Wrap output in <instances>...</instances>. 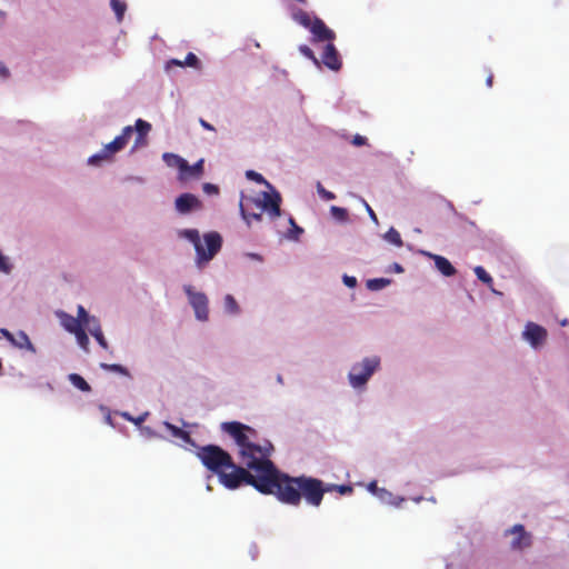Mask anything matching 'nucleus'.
<instances>
[{"instance_id":"obj_1","label":"nucleus","mask_w":569,"mask_h":569,"mask_svg":"<svg viewBox=\"0 0 569 569\" xmlns=\"http://www.w3.org/2000/svg\"><path fill=\"white\" fill-rule=\"evenodd\" d=\"M221 430L228 433L238 446L241 465L234 463L231 455L217 445L198 447L197 458L221 485L234 490L243 485L253 487L260 493L269 495L274 463L270 460L272 445L266 441L256 443L257 431L238 421L221 423Z\"/></svg>"},{"instance_id":"obj_2","label":"nucleus","mask_w":569,"mask_h":569,"mask_svg":"<svg viewBox=\"0 0 569 569\" xmlns=\"http://www.w3.org/2000/svg\"><path fill=\"white\" fill-rule=\"evenodd\" d=\"M336 486L325 485L320 479L308 476L291 477L274 466L269 495L290 506H299L305 498L307 503L319 507L325 493L335 491Z\"/></svg>"},{"instance_id":"obj_3","label":"nucleus","mask_w":569,"mask_h":569,"mask_svg":"<svg viewBox=\"0 0 569 569\" xmlns=\"http://www.w3.org/2000/svg\"><path fill=\"white\" fill-rule=\"evenodd\" d=\"M281 196L277 190L272 192H262L261 198H241L240 212L248 226L251 221H261L262 213L266 211L271 219H276L281 214Z\"/></svg>"},{"instance_id":"obj_4","label":"nucleus","mask_w":569,"mask_h":569,"mask_svg":"<svg viewBox=\"0 0 569 569\" xmlns=\"http://www.w3.org/2000/svg\"><path fill=\"white\" fill-rule=\"evenodd\" d=\"M179 234L193 243L198 266L209 262L221 249L222 238L218 232L213 231L203 236L207 249L203 248L197 229H184L181 230Z\"/></svg>"},{"instance_id":"obj_5","label":"nucleus","mask_w":569,"mask_h":569,"mask_svg":"<svg viewBox=\"0 0 569 569\" xmlns=\"http://www.w3.org/2000/svg\"><path fill=\"white\" fill-rule=\"evenodd\" d=\"M132 133H133V128L131 126L124 127L121 134L116 137L108 144H106L99 153L91 156L88 159V162L90 164H98L100 161L109 159L112 154L121 151L127 146Z\"/></svg>"},{"instance_id":"obj_6","label":"nucleus","mask_w":569,"mask_h":569,"mask_svg":"<svg viewBox=\"0 0 569 569\" xmlns=\"http://www.w3.org/2000/svg\"><path fill=\"white\" fill-rule=\"evenodd\" d=\"M379 366V358H366L361 362L352 366L349 372V381L353 388H359L367 383L369 378Z\"/></svg>"},{"instance_id":"obj_7","label":"nucleus","mask_w":569,"mask_h":569,"mask_svg":"<svg viewBox=\"0 0 569 569\" xmlns=\"http://www.w3.org/2000/svg\"><path fill=\"white\" fill-rule=\"evenodd\" d=\"M183 290L188 297L189 303L194 310L196 318L199 321H207L209 319V301L207 296L203 292L194 291L190 284H186Z\"/></svg>"},{"instance_id":"obj_8","label":"nucleus","mask_w":569,"mask_h":569,"mask_svg":"<svg viewBox=\"0 0 569 569\" xmlns=\"http://www.w3.org/2000/svg\"><path fill=\"white\" fill-rule=\"evenodd\" d=\"M508 533L513 536L510 541V548L512 550L521 551L529 548L532 543L531 535L525 530L522 525H515L511 529L506 531V535Z\"/></svg>"},{"instance_id":"obj_9","label":"nucleus","mask_w":569,"mask_h":569,"mask_svg":"<svg viewBox=\"0 0 569 569\" xmlns=\"http://www.w3.org/2000/svg\"><path fill=\"white\" fill-rule=\"evenodd\" d=\"M309 30L312 33L313 42L328 41L329 43L336 38V33L318 17H313L312 26H310Z\"/></svg>"},{"instance_id":"obj_10","label":"nucleus","mask_w":569,"mask_h":569,"mask_svg":"<svg viewBox=\"0 0 569 569\" xmlns=\"http://www.w3.org/2000/svg\"><path fill=\"white\" fill-rule=\"evenodd\" d=\"M523 337L533 348H537L546 341L547 330L535 322H528L523 331Z\"/></svg>"},{"instance_id":"obj_11","label":"nucleus","mask_w":569,"mask_h":569,"mask_svg":"<svg viewBox=\"0 0 569 569\" xmlns=\"http://www.w3.org/2000/svg\"><path fill=\"white\" fill-rule=\"evenodd\" d=\"M0 333L14 347L36 352V348L24 331H19L16 336L8 329L1 328Z\"/></svg>"},{"instance_id":"obj_12","label":"nucleus","mask_w":569,"mask_h":569,"mask_svg":"<svg viewBox=\"0 0 569 569\" xmlns=\"http://www.w3.org/2000/svg\"><path fill=\"white\" fill-rule=\"evenodd\" d=\"M322 63L332 71H339L342 67L340 54L332 42L326 44L321 57Z\"/></svg>"},{"instance_id":"obj_13","label":"nucleus","mask_w":569,"mask_h":569,"mask_svg":"<svg viewBox=\"0 0 569 569\" xmlns=\"http://www.w3.org/2000/svg\"><path fill=\"white\" fill-rule=\"evenodd\" d=\"M201 208V201L192 193H182L176 199V209L186 214Z\"/></svg>"},{"instance_id":"obj_14","label":"nucleus","mask_w":569,"mask_h":569,"mask_svg":"<svg viewBox=\"0 0 569 569\" xmlns=\"http://www.w3.org/2000/svg\"><path fill=\"white\" fill-rule=\"evenodd\" d=\"M429 257L431 259H433L435 261V264H436V268L446 277H452L456 274L457 270L456 268L451 264V262L442 257V256H438V254H429Z\"/></svg>"},{"instance_id":"obj_15","label":"nucleus","mask_w":569,"mask_h":569,"mask_svg":"<svg viewBox=\"0 0 569 569\" xmlns=\"http://www.w3.org/2000/svg\"><path fill=\"white\" fill-rule=\"evenodd\" d=\"M163 426L171 433V436L173 438L181 439L184 443L190 445L192 447H197L194 440L191 438V436L188 431H184L183 429H181L168 421H164Z\"/></svg>"},{"instance_id":"obj_16","label":"nucleus","mask_w":569,"mask_h":569,"mask_svg":"<svg viewBox=\"0 0 569 569\" xmlns=\"http://www.w3.org/2000/svg\"><path fill=\"white\" fill-rule=\"evenodd\" d=\"M90 333L93 336V338L97 340L99 346L103 349H108V342L102 333L101 327L99 321L96 318H92V322L86 326Z\"/></svg>"},{"instance_id":"obj_17","label":"nucleus","mask_w":569,"mask_h":569,"mask_svg":"<svg viewBox=\"0 0 569 569\" xmlns=\"http://www.w3.org/2000/svg\"><path fill=\"white\" fill-rule=\"evenodd\" d=\"M203 159H200L194 164L190 166L186 170H181L180 179L200 178L203 174Z\"/></svg>"},{"instance_id":"obj_18","label":"nucleus","mask_w":569,"mask_h":569,"mask_svg":"<svg viewBox=\"0 0 569 569\" xmlns=\"http://www.w3.org/2000/svg\"><path fill=\"white\" fill-rule=\"evenodd\" d=\"M151 130V124L142 119H138L136 121V131L138 133L136 146L138 144H144L146 143V137Z\"/></svg>"},{"instance_id":"obj_19","label":"nucleus","mask_w":569,"mask_h":569,"mask_svg":"<svg viewBox=\"0 0 569 569\" xmlns=\"http://www.w3.org/2000/svg\"><path fill=\"white\" fill-rule=\"evenodd\" d=\"M163 160L166 161V163L168 166L178 167L180 172H181V170H186L188 168V161L174 153H168V152L164 153Z\"/></svg>"},{"instance_id":"obj_20","label":"nucleus","mask_w":569,"mask_h":569,"mask_svg":"<svg viewBox=\"0 0 569 569\" xmlns=\"http://www.w3.org/2000/svg\"><path fill=\"white\" fill-rule=\"evenodd\" d=\"M292 18L296 22H298L299 24L307 29H310V26H312L313 18L302 9L295 10L292 12Z\"/></svg>"},{"instance_id":"obj_21","label":"nucleus","mask_w":569,"mask_h":569,"mask_svg":"<svg viewBox=\"0 0 569 569\" xmlns=\"http://www.w3.org/2000/svg\"><path fill=\"white\" fill-rule=\"evenodd\" d=\"M62 325L66 328V330H68L71 333H74L76 331L83 327L81 320L69 315H64L62 319Z\"/></svg>"},{"instance_id":"obj_22","label":"nucleus","mask_w":569,"mask_h":569,"mask_svg":"<svg viewBox=\"0 0 569 569\" xmlns=\"http://www.w3.org/2000/svg\"><path fill=\"white\" fill-rule=\"evenodd\" d=\"M69 381L79 390L83 392L91 391L90 385L78 373H70L69 375Z\"/></svg>"},{"instance_id":"obj_23","label":"nucleus","mask_w":569,"mask_h":569,"mask_svg":"<svg viewBox=\"0 0 569 569\" xmlns=\"http://www.w3.org/2000/svg\"><path fill=\"white\" fill-rule=\"evenodd\" d=\"M100 366H101V368L103 370L112 371V372H116V373H119V375H122V376H126V377H130L129 370L126 367L121 366V365H118V363H112V365L101 363Z\"/></svg>"},{"instance_id":"obj_24","label":"nucleus","mask_w":569,"mask_h":569,"mask_svg":"<svg viewBox=\"0 0 569 569\" xmlns=\"http://www.w3.org/2000/svg\"><path fill=\"white\" fill-rule=\"evenodd\" d=\"M385 238L387 241H389L390 243H392L397 247H401L403 244L400 233L395 228H390L386 232Z\"/></svg>"},{"instance_id":"obj_25","label":"nucleus","mask_w":569,"mask_h":569,"mask_svg":"<svg viewBox=\"0 0 569 569\" xmlns=\"http://www.w3.org/2000/svg\"><path fill=\"white\" fill-rule=\"evenodd\" d=\"M246 177L249 179V180H252L257 183H260V184H266L271 191L274 190L272 188V186L263 178V176L259 172H256L253 170H248L246 172Z\"/></svg>"},{"instance_id":"obj_26","label":"nucleus","mask_w":569,"mask_h":569,"mask_svg":"<svg viewBox=\"0 0 569 569\" xmlns=\"http://www.w3.org/2000/svg\"><path fill=\"white\" fill-rule=\"evenodd\" d=\"M110 6L114 11L118 20L121 21L126 12L127 4L120 0H110Z\"/></svg>"},{"instance_id":"obj_27","label":"nucleus","mask_w":569,"mask_h":569,"mask_svg":"<svg viewBox=\"0 0 569 569\" xmlns=\"http://www.w3.org/2000/svg\"><path fill=\"white\" fill-rule=\"evenodd\" d=\"M390 283L389 279L376 278L367 281V287L370 290H380Z\"/></svg>"},{"instance_id":"obj_28","label":"nucleus","mask_w":569,"mask_h":569,"mask_svg":"<svg viewBox=\"0 0 569 569\" xmlns=\"http://www.w3.org/2000/svg\"><path fill=\"white\" fill-rule=\"evenodd\" d=\"M223 303H224V309L227 312L232 313V315H236L239 312V306H238L236 299L233 298V296L227 295L224 297Z\"/></svg>"},{"instance_id":"obj_29","label":"nucleus","mask_w":569,"mask_h":569,"mask_svg":"<svg viewBox=\"0 0 569 569\" xmlns=\"http://www.w3.org/2000/svg\"><path fill=\"white\" fill-rule=\"evenodd\" d=\"M368 490L370 492H372L373 495H376L380 500H385V496L391 497V492H389L388 490H386L383 488H379L377 485V481H371L368 485Z\"/></svg>"},{"instance_id":"obj_30","label":"nucleus","mask_w":569,"mask_h":569,"mask_svg":"<svg viewBox=\"0 0 569 569\" xmlns=\"http://www.w3.org/2000/svg\"><path fill=\"white\" fill-rule=\"evenodd\" d=\"M477 278L486 283V284H492V278L491 276L485 270V268H482L481 266H477L475 269H473Z\"/></svg>"},{"instance_id":"obj_31","label":"nucleus","mask_w":569,"mask_h":569,"mask_svg":"<svg viewBox=\"0 0 569 569\" xmlns=\"http://www.w3.org/2000/svg\"><path fill=\"white\" fill-rule=\"evenodd\" d=\"M299 51L308 59H310L317 67H320L319 59L315 56L313 51L306 44L299 46Z\"/></svg>"},{"instance_id":"obj_32","label":"nucleus","mask_w":569,"mask_h":569,"mask_svg":"<svg viewBox=\"0 0 569 569\" xmlns=\"http://www.w3.org/2000/svg\"><path fill=\"white\" fill-rule=\"evenodd\" d=\"M74 336L77 338L78 343L83 348H88L89 339L84 331V328H80L78 331L74 332Z\"/></svg>"},{"instance_id":"obj_33","label":"nucleus","mask_w":569,"mask_h":569,"mask_svg":"<svg viewBox=\"0 0 569 569\" xmlns=\"http://www.w3.org/2000/svg\"><path fill=\"white\" fill-rule=\"evenodd\" d=\"M317 192L323 200L327 201L333 200L336 198V194L331 191L326 190L321 182H317Z\"/></svg>"},{"instance_id":"obj_34","label":"nucleus","mask_w":569,"mask_h":569,"mask_svg":"<svg viewBox=\"0 0 569 569\" xmlns=\"http://www.w3.org/2000/svg\"><path fill=\"white\" fill-rule=\"evenodd\" d=\"M330 212L338 220H347L348 218V211L345 208L332 206Z\"/></svg>"},{"instance_id":"obj_35","label":"nucleus","mask_w":569,"mask_h":569,"mask_svg":"<svg viewBox=\"0 0 569 569\" xmlns=\"http://www.w3.org/2000/svg\"><path fill=\"white\" fill-rule=\"evenodd\" d=\"M92 318L93 317H90L82 306L78 307V317H77V319L81 320V323H82L83 327L89 325L90 322H92Z\"/></svg>"},{"instance_id":"obj_36","label":"nucleus","mask_w":569,"mask_h":569,"mask_svg":"<svg viewBox=\"0 0 569 569\" xmlns=\"http://www.w3.org/2000/svg\"><path fill=\"white\" fill-rule=\"evenodd\" d=\"M183 66L184 67L199 68L200 61H199L198 57L194 53L189 52L187 54L186 59L183 60Z\"/></svg>"},{"instance_id":"obj_37","label":"nucleus","mask_w":569,"mask_h":569,"mask_svg":"<svg viewBox=\"0 0 569 569\" xmlns=\"http://www.w3.org/2000/svg\"><path fill=\"white\" fill-rule=\"evenodd\" d=\"M0 271L4 273H9L11 271V264L8 262V259L2 256L0 252Z\"/></svg>"},{"instance_id":"obj_38","label":"nucleus","mask_w":569,"mask_h":569,"mask_svg":"<svg viewBox=\"0 0 569 569\" xmlns=\"http://www.w3.org/2000/svg\"><path fill=\"white\" fill-rule=\"evenodd\" d=\"M335 491H338L340 495L345 496L352 493L353 489L349 485H337L335 487Z\"/></svg>"},{"instance_id":"obj_39","label":"nucleus","mask_w":569,"mask_h":569,"mask_svg":"<svg viewBox=\"0 0 569 569\" xmlns=\"http://www.w3.org/2000/svg\"><path fill=\"white\" fill-rule=\"evenodd\" d=\"M203 191L208 194H217L219 192V188L212 183H204Z\"/></svg>"},{"instance_id":"obj_40","label":"nucleus","mask_w":569,"mask_h":569,"mask_svg":"<svg viewBox=\"0 0 569 569\" xmlns=\"http://www.w3.org/2000/svg\"><path fill=\"white\" fill-rule=\"evenodd\" d=\"M343 283L349 287V288H355L357 286V279L355 277H351V276H348V274H345L343 278Z\"/></svg>"},{"instance_id":"obj_41","label":"nucleus","mask_w":569,"mask_h":569,"mask_svg":"<svg viewBox=\"0 0 569 569\" xmlns=\"http://www.w3.org/2000/svg\"><path fill=\"white\" fill-rule=\"evenodd\" d=\"M352 143L355 146H363L367 143V138L366 137H362V136H359V134H356L352 139Z\"/></svg>"},{"instance_id":"obj_42","label":"nucleus","mask_w":569,"mask_h":569,"mask_svg":"<svg viewBox=\"0 0 569 569\" xmlns=\"http://www.w3.org/2000/svg\"><path fill=\"white\" fill-rule=\"evenodd\" d=\"M199 123L201 124V127L206 130H209V131H214V127L212 124H210L209 122H207L204 119L200 118L199 119Z\"/></svg>"},{"instance_id":"obj_43","label":"nucleus","mask_w":569,"mask_h":569,"mask_svg":"<svg viewBox=\"0 0 569 569\" xmlns=\"http://www.w3.org/2000/svg\"><path fill=\"white\" fill-rule=\"evenodd\" d=\"M9 74L10 73H9L8 68L2 62H0V77L1 78H8Z\"/></svg>"},{"instance_id":"obj_44","label":"nucleus","mask_w":569,"mask_h":569,"mask_svg":"<svg viewBox=\"0 0 569 569\" xmlns=\"http://www.w3.org/2000/svg\"><path fill=\"white\" fill-rule=\"evenodd\" d=\"M365 206H366V209H367V211H368V213H369L370 218H371L373 221H376V222H377V221H378V219H377V216H376L375 211L371 209V207H370L366 201H365Z\"/></svg>"},{"instance_id":"obj_45","label":"nucleus","mask_w":569,"mask_h":569,"mask_svg":"<svg viewBox=\"0 0 569 569\" xmlns=\"http://www.w3.org/2000/svg\"><path fill=\"white\" fill-rule=\"evenodd\" d=\"M395 500H396V498L391 495V497L385 496V500H382V501L388 502V503L399 505L400 501H402L403 499H399V501H395Z\"/></svg>"},{"instance_id":"obj_46","label":"nucleus","mask_w":569,"mask_h":569,"mask_svg":"<svg viewBox=\"0 0 569 569\" xmlns=\"http://www.w3.org/2000/svg\"><path fill=\"white\" fill-rule=\"evenodd\" d=\"M170 66H177V67H184L183 66V61H180L178 59H171L168 63H167V67L169 68Z\"/></svg>"},{"instance_id":"obj_47","label":"nucleus","mask_w":569,"mask_h":569,"mask_svg":"<svg viewBox=\"0 0 569 569\" xmlns=\"http://www.w3.org/2000/svg\"><path fill=\"white\" fill-rule=\"evenodd\" d=\"M492 82H493V73L491 71H489L488 76H487V79H486L487 87L491 88L492 87Z\"/></svg>"},{"instance_id":"obj_48","label":"nucleus","mask_w":569,"mask_h":569,"mask_svg":"<svg viewBox=\"0 0 569 569\" xmlns=\"http://www.w3.org/2000/svg\"><path fill=\"white\" fill-rule=\"evenodd\" d=\"M289 221L292 224V227L297 230V232H299V233L302 232V229L296 224L293 218L290 217Z\"/></svg>"},{"instance_id":"obj_49","label":"nucleus","mask_w":569,"mask_h":569,"mask_svg":"<svg viewBox=\"0 0 569 569\" xmlns=\"http://www.w3.org/2000/svg\"><path fill=\"white\" fill-rule=\"evenodd\" d=\"M143 421H144V416H140L138 418H133L132 422L136 423V425H140Z\"/></svg>"},{"instance_id":"obj_50","label":"nucleus","mask_w":569,"mask_h":569,"mask_svg":"<svg viewBox=\"0 0 569 569\" xmlns=\"http://www.w3.org/2000/svg\"><path fill=\"white\" fill-rule=\"evenodd\" d=\"M121 416H122L126 420H128V421H131V422L133 421V417H132V416H130L128 412H123Z\"/></svg>"},{"instance_id":"obj_51","label":"nucleus","mask_w":569,"mask_h":569,"mask_svg":"<svg viewBox=\"0 0 569 569\" xmlns=\"http://www.w3.org/2000/svg\"><path fill=\"white\" fill-rule=\"evenodd\" d=\"M106 422H107V423H109V425H111V426L113 425V423H112V419H111L110 413H108V415L106 416Z\"/></svg>"},{"instance_id":"obj_52","label":"nucleus","mask_w":569,"mask_h":569,"mask_svg":"<svg viewBox=\"0 0 569 569\" xmlns=\"http://www.w3.org/2000/svg\"><path fill=\"white\" fill-rule=\"evenodd\" d=\"M560 325H561L562 327L567 326V325H568V320H567V319L562 320V321L560 322Z\"/></svg>"}]
</instances>
